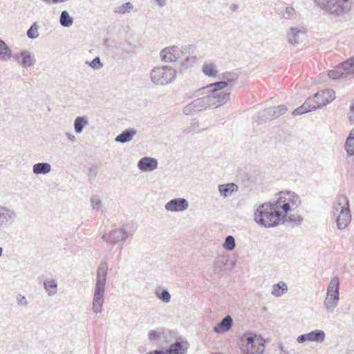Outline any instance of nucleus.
I'll return each mask as SVG.
<instances>
[{
  "mask_svg": "<svg viewBox=\"0 0 354 354\" xmlns=\"http://www.w3.org/2000/svg\"><path fill=\"white\" fill-rule=\"evenodd\" d=\"M97 174V167L96 165L91 166L88 169V175L95 178Z\"/></svg>",
  "mask_w": 354,
  "mask_h": 354,
  "instance_id": "obj_52",
  "label": "nucleus"
},
{
  "mask_svg": "<svg viewBox=\"0 0 354 354\" xmlns=\"http://www.w3.org/2000/svg\"><path fill=\"white\" fill-rule=\"evenodd\" d=\"M149 339L156 343H158L161 341V335L160 332L156 330H150L149 333Z\"/></svg>",
  "mask_w": 354,
  "mask_h": 354,
  "instance_id": "obj_43",
  "label": "nucleus"
},
{
  "mask_svg": "<svg viewBox=\"0 0 354 354\" xmlns=\"http://www.w3.org/2000/svg\"><path fill=\"white\" fill-rule=\"evenodd\" d=\"M317 109V106L314 104H310V100H307L305 102V103L297 108L295 110H294V111L292 112V115H301L304 113H307V112H309V111H311L313 110H315Z\"/></svg>",
  "mask_w": 354,
  "mask_h": 354,
  "instance_id": "obj_24",
  "label": "nucleus"
},
{
  "mask_svg": "<svg viewBox=\"0 0 354 354\" xmlns=\"http://www.w3.org/2000/svg\"><path fill=\"white\" fill-rule=\"evenodd\" d=\"M335 213H337L336 223L339 230L346 228L351 221V214L349 207V201L346 196H341L338 203L335 207Z\"/></svg>",
  "mask_w": 354,
  "mask_h": 354,
  "instance_id": "obj_4",
  "label": "nucleus"
},
{
  "mask_svg": "<svg viewBox=\"0 0 354 354\" xmlns=\"http://www.w3.org/2000/svg\"><path fill=\"white\" fill-rule=\"evenodd\" d=\"M277 201L263 203L256 209L254 221L265 227H272L277 225L282 220V212Z\"/></svg>",
  "mask_w": 354,
  "mask_h": 354,
  "instance_id": "obj_1",
  "label": "nucleus"
},
{
  "mask_svg": "<svg viewBox=\"0 0 354 354\" xmlns=\"http://www.w3.org/2000/svg\"><path fill=\"white\" fill-rule=\"evenodd\" d=\"M89 66L93 69H100L103 66L99 57H95L90 63Z\"/></svg>",
  "mask_w": 354,
  "mask_h": 354,
  "instance_id": "obj_46",
  "label": "nucleus"
},
{
  "mask_svg": "<svg viewBox=\"0 0 354 354\" xmlns=\"http://www.w3.org/2000/svg\"><path fill=\"white\" fill-rule=\"evenodd\" d=\"M17 214L15 209L0 205V230L9 227L15 222Z\"/></svg>",
  "mask_w": 354,
  "mask_h": 354,
  "instance_id": "obj_9",
  "label": "nucleus"
},
{
  "mask_svg": "<svg viewBox=\"0 0 354 354\" xmlns=\"http://www.w3.org/2000/svg\"><path fill=\"white\" fill-rule=\"evenodd\" d=\"M286 111L287 108L285 105L272 106L258 113L254 116L253 119L256 122L263 123L279 117L285 113Z\"/></svg>",
  "mask_w": 354,
  "mask_h": 354,
  "instance_id": "obj_6",
  "label": "nucleus"
},
{
  "mask_svg": "<svg viewBox=\"0 0 354 354\" xmlns=\"http://www.w3.org/2000/svg\"><path fill=\"white\" fill-rule=\"evenodd\" d=\"M136 133V130L132 128L125 129L115 138V140L120 143L128 142L133 138Z\"/></svg>",
  "mask_w": 354,
  "mask_h": 354,
  "instance_id": "obj_18",
  "label": "nucleus"
},
{
  "mask_svg": "<svg viewBox=\"0 0 354 354\" xmlns=\"http://www.w3.org/2000/svg\"><path fill=\"white\" fill-rule=\"evenodd\" d=\"M39 26L37 22H35L28 30L27 36L30 39H35L39 36L38 32Z\"/></svg>",
  "mask_w": 354,
  "mask_h": 354,
  "instance_id": "obj_40",
  "label": "nucleus"
},
{
  "mask_svg": "<svg viewBox=\"0 0 354 354\" xmlns=\"http://www.w3.org/2000/svg\"><path fill=\"white\" fill-rule=\"evenodd\" d=\"M229 85V82L227 81H220L215 82L214 84H211L206 87H203V89H209L208 93H214L218 92L222 90L223 88L227 87Z\"/></svg>",
  "mask_w": 354,
  "mask_h": 354,
  "instance_id": "obj_27",
  "label": "nucleus"
},
{
  "mask_svg": "<svg viewBox=\"0 0 354 354\" xmlns=\"http://www.w3.org/2000/svg\"><path fill=\"white\" fill-rule=\"evenodd\" d=\"M232 318L230 315H226L219 323L214 328V330L217 333H222L228 330L232 324Z\"/></svg>",
  "mask_w": 354,
  "mask_h": 354,
  "instance_id": "obj_17",
  "label": "nucleus"
},
{
  "mask_svg": "<svg viewBox=\"0 0 354 354\" xmlns=\"http://www.w3.org/2000/svg\"><path fill=\"white\" fill-rule=\"evenodd\" d=\"M133 8V6L131 3L127 2L122 6L116 8L114 10L115 13L118 14H125L127 12H129Z\"/></svg>",
  "mask_w": 354,
  "mask_h": 354,
  "instance_id": "obj_37",
  "label": "nucleus"
},
{
  "mask_svg": "<svg viewBox=\"0 0 354 354\" xmlns=\"http://www.w3.org/2000/svg\"><path fill=\"white\" fill-rule=\"evenodd\" d=\"M348 118L350 121H354V99L352 104L350 106V111L348 113Z\"/></svg>",
  "mask_w": 354,
  "mask_h": 354,
  "instance_id": "obj_51",
  "label": "nucleus"
},
{
  "mask_svg": "<svg viewBox=\"0 0 354 354\" xmlns=\"http://www.w3.org/2000/svg\"><path fill=\"white\" fill-rule=\"evenodd\" d=\"M209 95L204 96L205 104L207 107H218V104L216 102V97L214 93H209Z\"/></svg>",
  "mask_w": 354,
  "mask_h": 354,
  "instance_id": "obj_36",
  "label": "nucleus"
},
{
  "mask_svg": "<svg viewBox=\"0 0 354 354\" xmlns=\"http://www.w3.org/2000/svg\"><path fill=\"white\" fill-rule=\"evenodd\" d=\"M128 236V232L125 229H114L110 232V242L113 244H116L120 242L124 243Z\"/></svg>",
  "mask_w": 354,
  "mask_h": 354,
  "instance_id": "obj_15",
  "label": "nucleus"
},
{
  "mask_svg": "<svg viewBox=\"0 0 354 354\" xmlns=\"http://www.w3.org/2000/svg\"><path fill=\"white\" fill-rule=\"evenodd\" d=\"M339 299H335L334 297L330 296H327L324 300V306L328 313L333 312L334 309L337 306V302Z\"/></svg>",
  "mask_w": 354,
  "mask_h": 354,
  "instance_id": "obj_31",
  "label": "nucleus"
},
{
  "mask_svg": "<svg viewBox=\"0 0 354 354\" xmlns=\"http://www.w3.org/2000/svg\"><path fill=\"white\" fill-rule=\"evenodd\" d=\"M354 140V129H352L346 138V140Z\"/></svg>",
  "mask_w": 354,
  "mask_h": 354,
  "instance_id": "obj_56",
  "label": "nucleus"
},
{
  "mask_svg": "<svg viewBox=\"0 0 354 354\" xmlns=\"http://www.w3.org/2000/svg\"><path fill=\"white\" fill-rule=\"evenodd\" d=\"M188 48H189V49L192 50V51H194V46L190 45V46H188Z\"/></svg>",
  "mask_w": 354,
  "mask_h": 354,
  "instance_id": "obj_60",
  "label": "nucleus"
},
{
  "mask_svg": "<svg viewBox=\"0 0 354 354\" xmlns=\"http://www.w3.org/2000/svg\"><path fill=\"white\" fill-rule=\"evenodd\" d=\"M138 167L142 171H152L158 167V161L153 158L144 157L138 161Z\"/></svg>",
  "mask_w": 354,
  "mask_h": 354,
  "instance_id": "obj_13",
  "label": "nucleus"
},
{
  "mask_svg": "<svg viewBox=\"0 0 354 354\" xmlns=\"http://www.w3.org/2000/svg\"><path fill=\"white\" fill-rule=\"evenodd\" d=\"M183 54V50H180L177 46H172L162 49L160 53V56L165 62H173L180 59Z\"/></svg>",
  "mask_w": 354,
  "mask_h": 354,
  "instance_id": "obj_10",
  "label": "nucleus"
},
{
  "mask_svg": "<svg viewBox=\"0 0 354 354\" xmlns=\"http://www.w3.org/2000/svg\"><path fill=\"white\" fill-rule=\"evenodd\" d=\"M328 76L332 80H338L346 75L344 67H342V63L335 66L334 69L328 72Z\"/></svg>",
  "mask_w": 354,
  "mask_h": 354,
  "instance_id": "obj_25",
  "label": "nucleus"
},
{
  "mask_svg": "<svg viewBox=\"0 0 354 354\" xmlns=\"http://www.w3.org/2000/svg\"><path fill=\"white\" fill-rule=\"evenodd\" d=\"M91 203L94 210H99L102 206V201L97 196H93Z\"/></svg>",
  "mask_w": 354,
  "mask_h": 354,
  "instance_id": "obj_45",
  "label": "nucleus"
},
{
  "mask_svg": "<svg viewBox=\"0 0 354 354\" xmlns=\"http://www.w3.org/2000/svg\"><path fill=\"white\" fill-rule=\"evenodd\" d=\"M156 295L158 299L165 303H168L171 300L170 293L166 289H162L160 288L156 289Z\"/></svg>",
  "mask_w": 354,
  "mask_h": 354,
  "instance_id": "obj_34",
  "label": "nucleus"
},
{
  "mask_svg": "<svg viewBox=\"0 0 354 354\" xmlns=\"http://www.w3.org/2000/svg\"><path fill=\"white\" fill-rule=\"evenodd\" d=\"M88 124L87 116H77L74 120V129L77 133H81Z\"/></svg>",
  "mask_w": 354,
  "mask_h": 354,
  "instance_id": "obj_21",
  "label": "nucleus"
},
{
  "mask_svg": "<svg viewBox=\"0 0 354 354\" xmlns=\"http://www.w3.org/2000/svg\"><path fill=\"white\" fill-rule=\"evenodd\" d=\"M281 221L283 222L290 221L291 222H293V223L299 225L303 221V218L299 215L294 214V215L287 216L286 214H284V215L282 214V220Z\"/></svg>",
  "mask_w": 354,
  "mask_h": 354,
  "instance_id": "obj_39",
  "label": "nucleus"
},
{
  "mask_svg": "<svg viewBox=\"0 0 354 354\" xmlns=\"http://www.w3.org/2000/svg\"><path fill=\"white\" fill-rule=\"evenodd\" d=\"M288 290L286 284L280 282L272 286V294L276 297H280Z\"/></svg>",
  "mask_w": 354,
  "mask_h": 354,
  "instance_id": "obj_30",
  "label": "nucleus"
},
{
  "mask_svg": "<svg viewBox=\"0 0 354 354\" xmlns=\"http://www.w3.org/2000/svg\"><path fill=\"white\" fill-rule=\"evenodd\" d=\"M297 341L298 343L301 344L308 341L306 333L302 334L297 337Z\"/></svg>",
  "mask_w": 354,
  "mask_h": 354,
  "instance_id": "obj_53",
  "label": "nucleus"
},
{
  "mask_svg": "<svg viewBox=\"0 0 354 354\" xmlns=\"http://www.w3.org/2000/svg\"><path fill=\"white\" fill-rule=\"evenodd\" d=\"M277 203L279 205L281 210L288 213L291 210V207H298L301 203L299 197L293 192H280V196L277 199Z\"/></svg>",
  "mask_w": 354,
  "mask_h": 354,
  "instance_id": "obj_7",
  "label": "nucleus"
},
{
  "mask_svg": "<svg viewBox=\"0 0 354 354\" xmlns=\"http://www.w3.org/2000/svg\"><path fill=\"white\" fill-rule=\"evenodd\" d=\"M188 343L184 340H177L171 344L169 348L156 349L146 354H186L188 348Z\"/></svg>",
  "mask_w": 354,
  "mask_h": 354,
  "instance_id": "obj_8",
  "label": "nucleus"
},
{
  "mask_svg": "<svg viewBox=\"0 0 354 354\" xmlns=\"http://www.w3.org/2000/svg\"><path fill=\"white\" fill-rule=\"evenodd\" d=\"M44 289L48 296H53L57 293V283L53 279H46L44 282Z\"/></svg>",
  "mask_w": 354,
  "mask_h": 354,
  "instance_id": "obj_26",
  "label": "nucleus"
},
{
  "mask_svg": "<svg viewBox=\"0 0 354 354\" xmlns=\"http://www.w3.org/2000/svg\"><path fill=\"white\" fill-rule=\"evenodd\" d=\"M223 247L229 251H231L235 248V239L231 236L228 235L226 236L224 243H223Z\"/></svg>",
  "mask_w": 354,
  "mask_h": 354,
  "instance_id": "obj_38",
  "label": "nucleus"
},
{
  "mask_svg": "<svg viewBox=\"0 0 354 354\" xmlns=\"http://www.w3.org/2000/svg\"><path fill=\"white\" fill-rule=\"evenodd\" d=\"M279 349H280V351H281V353H284V354H287V353H286V348H285V346H283V345H280V346H279Z\"/></svg>",
  "mask_w": 354,
  "mask_h": 354,
  "instance_id": "obj_59",
  "label": "nucleus"
},
{
  "mask_svg": "<svg viewBox=\"0 0 354 354\" xmlns=\"http://www.w3.org/2000/svg\"><path fill=\"white\" fill-rule=\"evenodd\" d=\"M216 97V102L218 104V106L221 104L226 103L230 97V92L227 91H218L214 93Z\"/></svg>",
  "mask_w": 354,
  "mask_h": 354,
  "instance_id": "obj_32",
  "label": "nucleus"
},
{
  "mask_svg": "<svg viewBox=\"0 0 354 354\" xmlns=\"http://www.w3.org/2000/svg\"><path fill=\"white\" fill-rule=\"evenodd\" d=\"M317 5L328 14L333 17H344L352 7V0H315Z\"/></svg>",
  "mask_w": 354,
  "mask_h": 354,
  "instance_id": "obj_3",
  "label": "nucleus"
},
{
  "mask_svg": "<svg viewBox=\"0 0 354 354\" xmlns=\"http://www.w3.org/2000/svg\"><path fill=\"white\" fill-rule=\"evenodd\" d=\"M102 239L103 241H106V242H110V233L109 234H104L102 235Z\"/></svg>",
  "mask_w": 354,
  "mask_h": 354,
  "instance_id": "obj_55",
  "label": "nucleus"
},
{
  "mask_svg": "<svg viewBox=\"0 0 354 354\" xmlns=\"http://www.w3.org/2000/svg\"><path fill=\"white\" fill-rule=\"evenodd\" d=\"M11 57V50L3 40L0 39V59L6 60Z\"/></svg>",
  "mask_w": 354,
  "mask_h": 354,
  "instance_id": "obj_29",
  "label": "nucleus"
},
{
  "mask_svg": "<svg viewBox=\"0 0 354 354\" xmlns=\"http://www.w3.org/2000/svg\"><path fill=\"white\" fill-rule=\"evenodd\" d=\"M308 342H316L321 343L326 338V334L322 330L316 329L306 333Z\"/></svg>",
  "mask_w": 354,
  "mask_h": 354,
  "instance_id": "obj_20",
  "label": "nucleus"
},
{
  "mask_svg": "<svg viewBox=\"0 0 354 354\" xmlns=\"http://www.w3.org/2000/svg\"><path fill=\"white\" fill-rule=\"evenodd\" d=\"M155 1L160 6H163L165 4V2H166V0H155Z\"/></svg>",
  "mask_w": 354,
  "mask_h": 354,
  "instance_id": "obj_58",
  "label": "nucleus"
},
{
  "mask_svg": "<svg viewBox=\"0 0 354 354\" xmlns=\"http://www.w3.org/2000/svg\"><path fill=\"white\" fill-rule=\"evenodd\" d=\"M302 33L301 30L297 28H291L287 32V39L290 44L296 46L299 44V36Z\"/></svg>",
  "mask_w": 354,
  "mask_h": 354,
  "instance_id": "obj_22",
  "label": "nucleus"
},
{
  "mask_svg": "<svg viewBox=\"0 0 354 354\" xmlns=\"http://www.w3.org/2000/svg\"><path fill=\"white\" fill-rule=\"evenodd\" d=\"M238 8H239L238 5H236L235 3H232L230 6V10L232 11H236L238 9Z\"/></svg>",
  "mask_w": 354,
  "mask_h": 354,
  "instance_id": "obj_57",
  "label": "nucleus"
},
{
  "mask_svg": "<svg viewBox=\"0 0 354 354\" xmlns=\"http://www.w3.org/2000/svg\"><path fill=\"white\" fill-rule=\"evenodd\" d=\"M17 301L18 305L26 306L28 305V301L24 296L21 295H18L17 296Z\"/></svg>",
  "mask_w": 354,
  "mask_h": 354,
  "instance_id": "obj_48",
  "label": "nucleus"
},
{
  "mask_svg": "<svg viewBox=\"0 0 354 354\" xmlns=\"http://www.w3.org/2000/svg\"><path fill=\"white\" fill-rule=\"evenodd\" d=\"M59 23L63 27L68 28L73 25V18L66 10H64L60 14Z\"/></svg>",
  "mask_w": 354,
  "mask_h": 354,
  "instance_id": "obj_28",
  "label": "nucleus"
},
{
  "mask_svg": "<svg viewBox=\"0 0 354 354\" xmlns=\"http://www.w3.org/2000/svg\"><path fill=\"white\" fill-rule=\"evenodd\" d=\"M203 73L208 77H215L217 74L216 66L213 63L205 64L202 68Z\"/></svg>",
  "mask_w": 354,
  "mask_h": 354,
  "instance_id": "obj_33",
  "label": "nucleus"
},
{
  "mask_svg": "<svg viewBox=\"0 0 354 354\" xmlns=\"http://www.w3.org/2000/svg\"><path fill=\"white\" fill-rule=\"evenodd\" d=\"M176 71L167 66L153 68L150 73L151 81L157 85H167L175 78Z\"/></svg>",
  "mask_w": 354,
  "mask_h": 354,
  "instance_id": "obj_5",
  "label": "nucleus"
},
{
  "mask_svg": "<svg viewBox=\"0 0 354 354\" xmlns=\"http://www.w3.org/2000/svg\"><path fill=\"white\" fill-rule=\"evenodd\" d=\"M339 281L337 277L332 278L330 280L328 288H327V296L334 297L335 299H339Z\"/></svg>",
  "mask_w": 354,
  "mask_h": 354,
  "instance_id": "obj_16",
  "label": "nucleus"
},
{
  "mask_svg": "<svg viewBox=\"0 0 354 354\" xmlns=\"http://www.w3.org/2000/svg\"><path fill=\"white\" fill-rule=\"evenodd\" d=\"M222 77L224 81H227L229 84H232L238 79V75L234 72H227L223 74Z\"/></svg>",
  "mask_w": 354,
  "mask_h": 354,
  "instance_id": "obj_41",
  "label": "nucleus"
},
{
  "mask_svg": "<svg viewBox=\"0 0 354 354\" xmlns=\"http://www.w3.org/2000/svg\"><path fill=\"white\" fill-rule=\"evenodd\" d=\"M196 111H195V109H194V107L192 106V103L189 104L188 105L185 106L183 109V113L185 115H191L193 113H196Z\"/></svg>",
  "mask_w": 354,
  "mask_h": 354,
  "instance_id": "obj_47",
  "label": "nucleus"
},
{
  "mask_svg": "<svg viewBox=\"0 0 354 354\" xmlns=\"http://www.w3.org/2000/svg\"><path fill=\"white\" fill-rule=\"evenodd\" d=\"M189 207L188 201L183 198H176L170 200L168 201L165 205V208L167 211L170 212H183L186 210Z\"/></svg>",
  "mask_w": 354,
  "mask_h": 354,
  "instance_id": "obj_12",
  "label": "nucleus"
},
{
  "mask_svg": "<svg viewBox=\"0 0 354 354\" xmlns=\"http://www.w3.org/2000/svg\"><path fill=\"white\" fill-rule=\"evenodd\" d=\"M191 103L196 112L201 111V110L207 108L204 97H198Z\"/></svg>",
  "mask_w": 354,
  "mask_h": 354,
  "instance_id": "obj_35",
  "label": "nucleus"
},
{
  "mask_svg": "<svg viewBox=\"0 0 354 354\" xmlns=\"http://www.w3.org/2000/svg\"><path fill=\"white\" fill-rule=\"evenodd\" d=\"M199 124L198 122H194L192 126L187 127L183 130L184 133H189L192 131H196V127H198Z\"/></svg>",
  "mask_w": 354,
  "mask_h": 354,
  "instance_id": "obj_50",
  "label": "nucleus"
},
{
  "mask_svg": "<svg viewBox=\"0 0 354 354\" xmlns=\"http://www.w3.org/2000/svg\"><path fill=\"white\" fill-rule=\"evenodd\" d=\"M344 148L348 156H354V140H346Z\"/></svg>",
  "mask_w": 354,
  "mask_h": 354,
  "instance_id": "obj_42",
  "label": "nucleus"
},
{
  "mask_svg": "<svg viewBox=\"0 0 354 354\" xmlns=\"http://www.w3.org/2000/svg\"><path fill=\"white\" fill-rule=\"evenodd\" d=\"M107 270L108 265L106 262H102L97 270V279L93 301V310L96 314L100 313L102 310Z\"/></svg>",
  "mask_w": 354,
  "mask_h": 354,
  "instance_id": "obj_2",
  "label": "nucleus"
},
{
  "mask_svg": "<svg viewBox=\"0 0 354 354\" xmlns=\"http://www.w3.org/2000/svg\"><path fill=\"white\" fill-rule=\"evenodd\" d=\"M242 341L246 343V346L248 348L250 347L252 348L256 346V338L254 336H245L243 337Z\"/></svg>",
  "mask_w": 354,
  "mask_h": 354,
  "instance_id": "obj_44",
  "label": "nucleus"
},
{
  "mask_svg": "<svg viewBox=\"0 0 354 354\" xmlns=\"http://www.w3.org/2000/svg\"><path fill=\"white\" fill-rule=\"evenodd\" d=\"M335 93L332 89H325L318 91L315 95V105L317 108H321L327 105L335 99Z\"/></svg>",
  "mask_w": 354,
  "mask_h": 354,
  "instance_id": "obj_11",
  "label": "nucleus"
},
{
  "mask_svg": "<svg viewBox=\"0 0 354 354\" xmlns=\"http://www.w3.org/2000/svg\"><path fill=\"white\" fill-rule=\"evenodd\" d=\"M15 57L23 67L31 66L36 62L34 55L26 50H22L19 55H16Z\"/></svg>",
  "mask_w": 354,
  "mask_h": 354,
  "instance_id": "obj_14",
  "label": "nucleus"
},
{
  "mask_svg": "<svg viewBox=\"0 0 354 354\" xmlns=\"http://www.w3.org/2000/svg\"><path fill=\"white\" fill-rule=\"evenodd\" d=\"M295 14V10L292 7H287L283 13V17L285 18H288Z\"/></svg>",
  "mask_w": 354,
  "mask_h": 354,
  "instance_id": "obj_49",
  "label": "nucleus"
},
{
  "mask_svg": "<svg viewBox=\"0 0 354 354\" xmlns=\"http://www.w3.org/2000/svg\"><path fill=\"white\" fill-rule=\"evenodd\" d=\"M236 190L237 186L234 183H227L218 186L219 193L224 198L230 196Z\"/></svg>",
  "mask_w": 354,
  "mask_h": 354,
  "instance_id": "obj_19",
  "label": "nucleus"
},
{
  "mask_svg": "<svg viewBox=\"0 0 354 354\" xmlns=\"http://www.w3.org/2000/svg\"><path fill=\"white\" fill-rule=\"evenodd\" d=\"M66 136H67L68 139L71 142H75L76 140L75 136L70 133H66Z\"/></svg>",
  "mask_w": 354,
  "mask_h": 354,
  "instance_id": "obj_54",
  "label": "nucleus"
},
{
  "mask_svg": "<svg viewBox=\"0 0 354 354\" xmlns=\"http://www.w3.org/2000/svg\"><path fill=\"white\" fill-rule=\"evenodd\" d=\"M51 165L48 162H38L32 166L35 174H46L51 171Z\"/></svg>",
  "mask_w": 354,
  "mask_h": 354,
  "instance_id": "obj_23",
  "label": "nucleus"
}]
</instances>
